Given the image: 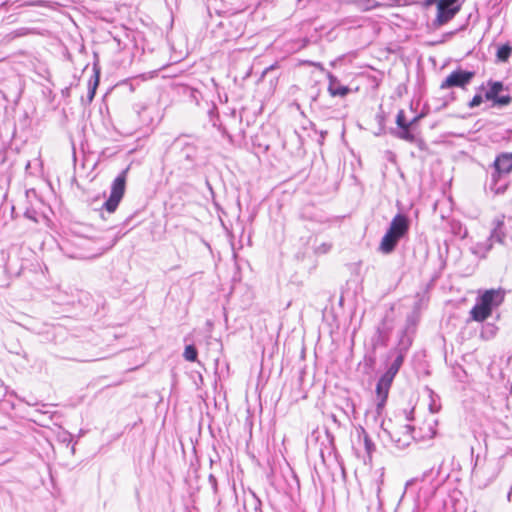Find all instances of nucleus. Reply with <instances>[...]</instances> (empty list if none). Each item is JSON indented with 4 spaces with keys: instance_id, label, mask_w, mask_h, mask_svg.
<instances>
[{
    "instance_id": "21",
    "label": "nucleus",
    "mask_w": 512,
    "mask_h": 512,
    "mask_svg": "<svg viewBox=\"0 0 512 512\" xmlns=\"http://www.w3.org/2000/svg\"><path fill=\"white\" fill-rule=\"evenodd\" d=\"M393 377H391L390 375H387L386 373L379 379L378 383L381 384L382 386H384V388H389L390 389V386L392 384V381H393Z\"/></svg>"
},
{
    "instance_id": "19",
    "label": "nucleus",
    "mask_w": 512,
    "mask_h": 512,
    "mask_svg": "<svg viewBox=\"0 0 512 512\" xmlns=\"http://www.w3.org/2000/svg\"><path fill=\"white\" fill-rule=\"evenodd\" d=\"M409 127L410 126L401 127L397 136L403 140L412 142L414 140V135L411 133Z\"/></svg>"
},
{
    "instance_id": "23",
    "label": "nucleus",
    "mask_w": 512,
    "mask_h": 512,
    "mask_svg": "<svg viewBox=\"0 0 512 512\" xmlns=\"http://www.w3.org/2000/svg\"><path fill=\"white\" fill-rule=\"evenodd\" d=\"M364 443L366 451L370 454L374 448V444L367 435L364 436Z\"/></svg>"
},
{
    "instance_id": "10",
    "label": "nucleus",
    "mask_w": 512,
    "mask_h": 512,
    "mask_svg": "<svg viewBox=\"0 0 512 512\" xmlns=\"http://www.w3.org/2000/svg\"><path fill=\"white\" fill-rule=\"evenodd\" d=\"M400 238L393 234L391 231L387 230L379 245V250L384 254L391 253L395 247L397 246Z\"/></svg>"
},
{
    "instance_id": "22",
    "label": "nucleus",
    "mask_w": 512,
    "mask_h": 512,
    "mask_svg": "<svg viewBox=\"0 0 512 512\" xmlns=\"http://www.w3.org/2000/svg\"><path fill=\"white\" fill-rule=\"evenodd\" d=\"M482 102H483V97L481 95L477 94L469 102V107L475 108V107L479 106Z\"/></svg>"
},
{
    "instance_id": "26",
    "label": "nucleus",
    "mask_w": 512,
    "mask_h": 512,
    "mask_svg": "<svg viewBox=\"0 0 512 512\" xmlns=\"http://www.w3.org/2000/svg\"><path fill=\"white\" fill-rule=\"evenodd\" d=\"M117 240H118V238H116V239L113 241L112 246H113L114 244H116Z\"/></svg>"
},
{
    "instance_id": "25",
    "label": "nucleus",
    "mask_w": 512,
    "mask_h": 512,
    "mask_svg": "<svg viewBox=\"0 0 512 512\" xmlns=\"http://www.w3.org/2000/svg\"><path fill=\"white\" fill-rule=\"evenodd\" d=\"M313 65L318 67V68H322V65L320 63H313Z\"/></svg>"
},
{
    "instance_id": "16",
    "label": "nucleus",
    "mask_w": 512,
    "mask_h": 512,
    "mask_svg": "<svg viewBox=\"0 0 512 512\" xmlns=\"http://www.w3.org/2000/svg\"><path fill=\"white\" fill-rule=\"evenodd\" d=\"M512 54V47L508 44L502 45L497 50V59L500 62H507Z\"/></svg>"
},
{
    "instance_id": "12",
    "label": "nucleus",
    "mask_w": 512,
    "mask_h": 512,
    "mask_svg": "<svg viewBox=\"0 0 512 512\" xmlns=\"http://www.w3.org/2000/svg\"><path fill=\"white\" fill-rule=\"evenodd\" d=\"M503 225H504L503 217L494 219L493 229L490 233L489 238H487L488 240H490V243H492V241H496L499 243L503 242L504 237H505V233L503 231Z\"/></svg>"
},
{
    "instance_id": "8",
    "label": "nucleus",
    "mask_w": 512,
    "mask_h": 512,
    "mask_svg": "<svg viewBox=\"0 0 512 512\" xmlns=\"http://www.w3.org/2000/svg\"><path fill=\"white\" fill-rule=\"evenodd\" d=\"M388 230L401 239L409 230V219L403 214H397L392 219Z\"/></svg>"
},
{
    "instance_id": "2",
    "label": "nucleus",
    "mask_w": 512,
    "mask_h": 512,
    "mask_svg": "<svg viewBox=\"0 0 512 512\" xmlns=\"http://www.w3.org/2000/svg\"><path fill=\"white\" fill-rule=\"evenodd\" d=\"M127 171L128 169L123 170L112 183L110 196L103 204V208L109 213H113L117 209L121 199L123 198Z\"/></svg>"
},
{
    "instance_id": "14",
    "label": "nucleus",
    "mask_w": 512,
    "mask_h": 512,
    "mask_svg": "<svg viewBox=\"0 0 512 512\" xmlns=\"http://www.w3.org/2000/svg\"><path fill=\"white\" fill-rule=\"evenodd\" d=\"M492 248L490 240L486 239L483 242H477L471 247V251L478 257H485Z\"/></svg>"
},
{
    "instance_id": "9",
    "label": "nucleus",
    "mask_w": 512,
    "mask_h": 512,
    "mask_svg": "<svg viewBox=\"0 0 512 512\" xmlns=\"http://www.w3.org/2000/svg\"><path fill=\"white\" fill-rule=\"evenodd\" d=\"M429 476L430 474L425 473L421 478H414L409 480L406 483V488L413 485H419L420 491H423L425 496H432L435 493L437 486L429 481Z\"/></svg>"
},
{
    "instance_id": "18",
    "label": "nucleus",
    "mask_w": 512,
    "mask_h": 512,
    "mask_svg": "<svg viewBox=\"0 0 512 512\" xmlns=\"http://www.w3.org/2000/svg\"><path fill=\"white\" fill-rule=\"evenodd\" d=\"M183 357L185 360L194 362L197 359V350L193 345H187L184 349Z\"/></svg>"
},
{
    "instance_id": "15",
    "label": "nucleus",
    "mask_w": 512,
    "mask_h": 512,
    "mask_svg": "<svg viewBox=\"0 0 512 512\" xmlns=\"http://www.w3.org/2000/svg\"><path fill=\"white\" fill-rule=\"evenodd\" d=\"M99 84V72L96 70L93 77L89 80L88 83V101L91 102L94 99L96 89Z\"/></svg>"
},
{
    "instance_id": "13",
    "label": "nucleus",
    "mask_w": 512,
    "mask_h": 512,
    "mask_svg": "<svg viewBox=\"0 0 512 512\" xmlns=\"http://www.w3.org/2000/svg\"><path fill=\"white\" fill-rule=\"evenodd\" d=\"M389 388H384L381 384L377 383L376 394H377V413L380 414L386 404L388 397Z\"/></svg>"
},
{
    "instance_id": "5",
    "label": "nucleus",
    "mask_w": 512,
    "mask_h": 512,
    "mask_svg": "<svg viewBox=\"0 0 512 512\" xmlns=\"http://www.w3.org/2000/svg\"><path fill=\"white\" fill-rule=\"evenodd\" d=\"M474 77V72L464 71V70H455L451 72L446 79L441 83V89H449L452 87H460L464 88L467 84L470 83L472 78Z\"/></svg>"
},
{
    "instance_id": "6",
    "label": "nucleus",
    "mask_w": 512,
    "mask_h": 512,
    "mask_svg": "<svg viewBox=\"0 0 512 512\" xmlns=\"http://www.w3.org/2000/svg\"><path fill=\"white\" fill-rule=\"evenodd\" d=\"M494 169L492 175L494 181H497L501 175L510 173L512 171V153L499 154L494 161Z\"/></svg>"
},
{
    "instance_id": "11",
    "label": "nucleus",
    "mask_w": 512,
    "mask_h": 512,
    "mask_svg": "<svg viewBox=\"0 0 512 512\" xmlns=\"http://www.w3.org/2000/svg\"><path fill=\"white\" fill-rule=\"evenodd\" d=\"M329 86L328 91L331 96H345L349 92V88L347 86L341 85L338 79L333 76L331 73H328Z\"/></svg>"
},
{
    "instance_id": "17",
    "label": "nucleus",
    "mask_w": 512,
    "mask_h": 512,
    "mask_svg": "<svg viewBox=\"0 0 512 512\" xmlns=\"http://www.w3.org/2000/svg\"><path fill=\"white\" fill-rule=\"evenodd\" d=\"M403 362V357L399 355L391 364L389 369L385 372L387 375H390L391 377H395V375L398 373L401 365Z\"/></svg>"
},
{
    "instance_id": "1",
    "label": "nucleus",
    "mask_w": 512,
    "mask_h": 512,
    "mask_svg": "<svg viewBox=\"0 0 512 512\" xmlns=\"http://www.w3.org/2000/svg\"><path fill=\"white\" fill-rule=\"evenodd\" d=\"M504 300V293L501 289H489L484 291L477 299L476 304L470 311L474 321L482 322L491 316L492 310L498 307Z\"/></svg>"
},
{
    "instance_id": "20",
    "label": "nucleus",
    "mask_w": 512,
    "mask_h": 512,
    "mask_svg": "<svg viewBox=\"0 0 512 512\" xmlns=\"http://www.w3.org/2000/svg\"><path fill=\"white\" fill-rule=\"evenodd\" d=\"M396 123H397V126L399 128L401 127H405V126H410L411 123H407L406 122V119H405V114H404V111L403 110H400L398 113H397V116H396Z\"/></svg>"
},
{
    "instance_id": "24",
    "label": "nucleus",
    "mask_w": 512,
    "mask_h": 512,
    "mask_svg": "<svg viewBox=\"0 0 512 512\" xmlns=\"http://www.w3.org/2000/svg\"><path fill=\"white\" fill-rule=\"evenodd\" d=\"M382 476L383 474L380 475L379 479L377 480V483H376V493L379 494L380 493V490H381V483H382Z\"/></svg>"
},
{
    "instance_id": "3",
    "label": "nucleus",
    "mask_w": 512,
    "mask_h": 512,
    "mask_svg": "<svg viewBox=\"0 0 512 512\" xmlns=\"http://www.w3.org/2000/svg\"><path fill=\"white\" fill-rule=\"evenodd\" d=\"M488 90L485 92V99L492 101V107L508 106L512 102V97L509 94L500 95L504 90L503 83L500 81H488Z\"/></svg>"
},
{
    "instance_id": "4",
    "label": "nucleus",
    "mask_w": 512,
    "mask_h": 512,
    "mask_svg": "<svg viewBox=\"0 0 512 512\" xmlns=\"http://www.w3.org/2000/svg\"><path fill=\"white\" fill-rule=\"evenodd\" d=\"M459 0H439L437 2V22L443 25L450 21L460 10Z\"/></svg>"
},
{
    "instance_id": "7",
    "label": "nucleus",
    "mask_w": 512,
    "mask_h": 512,
    "mask_svg": "<svg viewBox=\"0 0 512 512\" xmlns=\"http://www.w3.org/2000/svg\"><path fill=\"white\" fill-rule=\"evenodd\" d=\"M413 428L406 424L401 427V429L395 430L391 433H389L390 438L392 441L396 444L398 448H405L409 446L412 439H414V436L412 435Z\"/></svg>"
}]
</instances>
